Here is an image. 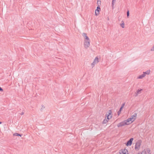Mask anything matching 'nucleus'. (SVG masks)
Here are the masks:
<instances>
[{"label":"nucleus","instance_id":"5","mask_svg":"<svg viewBox=\"0 0 154 154\" xmlns=\"http://www.w3.org/2000/svg\"><path fill=\"white\" fill-rule=\"evenodd\" d=\"M119 152L120 154H128V152L126 149L120 150Z\"/></svg>","mask_w":154,"mask_h":154},{"label":"nucleus","instance_id":"4","mask_svg":"<svg viewBox=\"0 0 154 154\" xmlns=\"http://www.w3.org/2000/svg\"><path fill=\"white\" fill-rule=\"evenodd\" d=\"M98 62V58L97 57H96L94 59L93 63L91 64V65L92 66V68L94 66L95 64L97 63Z\"/></svg>","mask_w":154,"mask_h":154},{"label":"nucleus","instance_id":"20","mask_svg":"<svg viewBox=\"0 0 154 154\" xmlns=\"http://www.w3.org/2000/svg\"><path fill=\"white\" fill-rule=\"evenodd\" d=\"M100 3H101L100 1L97 0V3L98 5H98H99V4L100 5Z\"/></svg>","mask_w":154,"mask_h":154},{"label":"nucleus","instance_id":"1","mask_svg":"<svg viewBox=\"0 0 154 154\" xmlns=\"http://www.w3.org/2000/svg\"><path fill=\"white\" fill-rule=\"evenodd\" d=\"M112 111L111 110H109L108 113H107L106 114V116L107 117V119L105 118L103 121V124L106 123L109 120L110 118L112 117Z\"/></svg>","mask_w":154,"mask_h":154},{"label":"nucleus","instance_id":"13","mask_svg":"<svg viewBox=\"0 0 154 154\" xmlns=\"http://www.w3.org/2000/svg\"><path fill=\"white\" fill-rule=\"evenodd\" d=\"M100 10L96 9L95 11V15L96 16H97L99 14Z\"/></svg>","mask_w":154,"mask_h":154},{"label":"nucleus","instance_id":"18","mask_svg":"<svg viewBox=\"0 0 154 154\" xmlns=\"http://www.w3.org/2000/svg\"><path fill=\"white\" fill-rule=\"evenodd\" d=\"M124 25L125 24L124 22H123V23L121 24V26L122 28H123L124 27Z\"/></svg>","mask_w":154,"mask_h":154},{"label":"nucleus","instance_id":"27","mask_svg":"<svg viewBox=\"0 0 154 154\" xmlns=\"http://www.w3.org/2000/svg\"><path fill=\"white\" fill-rule=\"evenodd\" d=\"M24 114V112H22L21 113H20V115H23Z\"/></svg>","mask_w":154,"mask_h":154},{"label":"nucleus","instance_id":"6","mask_svg":"<svg viewBox=\"0 0 154 154\" xmlns=\"http://www.w3.org/2000/svg\"><path fill=\"white\" fill-rule=\"evenodd\" d=\"M134 139L133 138H131L129 140H128L126 143V145L128 146H131L132 143V141Z\"/></svg>","mask_w":154,"mask_h":154},{"label":"nucleus","instance_id":"14","mask_svg":"<svg viewBox=\"0 0 154 154\" xmlns=\"http://www.w3.org/2000/svg\"><path fill=\"white\" fill-rule=\"evenodd\" d=\"M150 70H148L146 72H143V73L145 75H146V74L149 75L150 73Z\"/></svg>","mask_w":154,"mask_h":154},{"label":"nucleus","instance_id":"3","mask_svg":"<svg viewBox=\"0 0 154 154\" xmlns=\"http://www.w3.org/2000/svg\"><path fill=\"white\" fill-rule=\"evenodd\" d=\"M84 47L86 48H87L90 46V40H85L84 42Z\"/></svg>","mask_w":154,"mask_h":154},{"label":"nucleus","instance_id":"9","mask_svg":"<svg viewBox=\"0 0 154 154\" xmlns=\"http://www.w3.org/2000/svg\"><path fill=\"white\" fill-rule=\"evenodd\" d=\"M137 114L136 113H134V114L133 115H132L131 116V117L133 118H134V121L136 118V117H137Z\"/></svg>","mask_w":154,"mask_h":154},{"label":"nucleus","instance_id":"23","mask_svg":"<svg viewBox=\"0 0 154 154\" xmlns=\"http://www.w3.org/2000/svg\"><path fill=\"white\" fill-rule=\"evenodd\" d=\"M141 154H146V152L145 151H143Z\"/></svg>","mask_w":154,"mask_h":154},{"label":"nucleus","instance_id":"8","mask_svg":"<svg viewBox=\"0 0 154 154\" xmlns=\"http://www.w3.org/2000/svg\"><path fill=\"white\" fill-rule=\"evenodd\" d=\"M82 35L85 38V40H90L89 38L87 35V34L84 33L82 34Z\"/></svg>","mask_w":154,"mask_h":154},{"label":"nucleus","instance_id":"12","mask_svg":"<svg viewBox=\"0 0 154 154\" xmlns=\"http://www.w3.org/2000/svg\"><path fill=\"white\" fill-rule=\"evenodd\" d=\"M142 90V89H141L140 90H139V89L135 93V97L137 96L139 94H140V91Z\"/></svg>","mask_w":154,"mask_h":154},{"label":"nucleus","instance_id":"7","mask_svg":"<svg viewBox=\"0 0 154 154\" xmlns=\"http://www.w3.org/2000/svg\"><path fill=\"white\" fill-rule=\"evenodd\" d=\"M126 123L124 121H123L119 123L117 125V126L118 127H121L124 126L125 125H126Z\"/></svg>","mask_w":154,"mask_h":154},{"label":"nucleus","instance_id":"10","mask_svg":"<svg viewBox=\"0 0 154 154\" xmlns=\"http://www.w3.org/2000/svg\"><path fill=\"white\" fill-rule=\"evenodd\" d=\"M124 122H125L126 123V125H128L129 124L131 123L130 121L128 119H127L124 120Z\"/></svg>","mask_w":154,"mask_h":154},{"label":"nucleus","instance_id":"28","mask_svg":"<svg viewBox=\"0 0 154 154\" xmlns=\"http://www.w3.org/2000/svg\"><path fill=\"white\" fill-rule=\"evenodd\" d=\"M2 122H0V124H2Z\"/></svg>","mask_w":154,"mask_h":154},{"label":"nucleus","instance_id":"11","mask_svg":"<svg viewBox=\"0 0 154 154\" xmlns=\"http://www.w3.org/2000/svg\"><path fill=\"white\" fill-rule=\"evenodd\" d=\"M145 76V75L143 73V74L140 75L137 78L139 79H142L144 78Z\"/></svg>","mask_w":154,"mask_h":154},{"label":"nucleus","instance_id":"26","mask_svg":"<svg viewBox=\"0 0 154 154\" xmlns=\"http://www.w3.org/2000/svg\"><path fill=\"white\" fill-rule=\"evenodd\" d=\"M3 89L2 88H1V87H0V91H3Z\"/></svg>","mask_w":154,"mask_h":154},{"label":"nucleus","instance_id":"22","mask_svg":"<svg viewBox=\"0 0 154 154\" xmlns=\"http://www.w3.org/2000/svg\"><path fill=\"white\" fill-rule=\"evenodd\" d=\"M45 108V106H42V107L41 109V111H42L43 109Z\"/></svg>","mask_w":154,"mask_h":154},{"label":"nucleus","instance_id":"24","mask_svg":"<svg viewBox=\"0 0 154 154\" xmlns=\"http://www.w3.org/2000/svg\"><path fill=\"white\" fill-rule=\"evenodd\" d=\"M97 9L98 10H100V9L99 5H98V6L97 7Z\"/></svg>","mask_w":154,"mask_h":154},{"label":"nucleus","instance_id":"15","mask_svg":"<svg viewBox=\"0 0 154 154\" xmlns=\"http://www.w3.org/2000/svg\"><path fill=\"white\" fill-rule=\"evenodd\" d=\"M21 135H22L20 134L17 133H15L13 134V135L14 136H20L21 137Z\"/></svg>","mask_w":154,"mask_h":154},{"label":"nucleus","instance_id":"19","mask_svg":"<svg viewBox=\"0 0 154 154\" xmlns=\"http://www.w3.org/2000/svg\"><path fill=\"white\" fill-rule=\"evenodd\" d=\"M116 1V0H112V7H113V6L114 5V3Z\"/></svg>","mask_w":154,"mask_h":154},{"label":"nucleus","instance_id":"17","mask_svg":"<svg viewBox=\"0 0 154 154\" xmlns=\"http://www.w3.org/2000/svg\"><path fill=\"white\" fill-rule=\"evenodd\" d=\"M129 120L131 122V123H132V122H134V118L133 119L131 117L130 118H128Z\"/></svg>","mask_w":154,"mask_h":154},{"label":"nucleus","instance_id":"2","mask_svg":"<svg viewBox=\"0 0 154 154\" xmlns=\"http://www.w3.org/2000/svg\"><path fill=\"white\" fill-rule=\"evenodd\" d=\"M141 141V140H139L136 143L135 145V149L139 150L140 148Z\"/></svg>","mask_w":154,"mask_h":154},{"label":"nucleus","instance_id":"29","mask_svg":"<svg viewBox=\"0 0 154 154\" xmlns=\"http://www.w3.org/2000/svg\"><path fill=\"white\" fill-rule=\"evenodd\" d=\"M149 149V150H149V151H150V150H149V149Z\"/></svg>","mask_w":154,"mask_h":154},{"label":"nucleus","instance_id":"16","mask_svg":"<svg viewBox=\"0 0 154 154\" xmlns=\"http://www.w3.org/2000/svg\"><path fill=\"white\" fill-rule=\"evenodd\" d=\"M122 109V107H121L119 110L118 112V115H119L121 113V112Z\"/></svg>","mask_w":154,"mask_h":154},{"label":"nucleus","instance_id":"25","mask_svg":"<svg viewBox=\"0 0 154 154\" xmlns=\"http://www.w3.org/2000/svg\"><path fill=\"white\" fill-rule=\"evenodd\" d=\"M125 103H123L122 105V106H121V107H122V108L123 109V108L124 106V105H125Z\"/></svg>","mask_w":154,"mask_h":154},{"label":"nucleus","instance_id":"21","mask_svg":"<svg viewBox=\"0 0 154 154\" xmlns=\"http://www.w3.org/2000/svg\"><path fill=\"white\" fill-rule=\"evenodd\" d=\"M127 17H128L129 15V12L128 10L127 11Z\"/></svg>","mask_w":154,"mask_h":154}]
</instances>
